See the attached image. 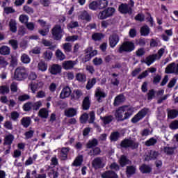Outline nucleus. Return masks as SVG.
<instances>
[{
  "label": "nucleus",
  "instance_id": "nucleus-22",
  "mask_svg": "<svg viewBox=\"0 0 178 178\" xmlns=\"http://www.w3.org/2000/svg\"><path fill=\"white\" fill-rule=\"evenodd\" d=\"M95 97L97 99L98 102H102V98L106 97V93L102 92L99 88H97L95 92Z\"/></svg>",
  "mask_w": 178,
  "mask_h": 178
},
{
  "label": "nucleus",
  "instance_id": "nucleus-7",
  "mask_svg": "<svg viewBox=\"0 0 178 178\" xmlns=\"http://www.w3.org/2000/svg\"><path fill=\"white\" fill-rule=\"evenodd\" d=\"M62 33H63V30L62 29V26L59 24H56L54 26L51 30V34L53 35L54 40H59L62 39Z\"/></svg>",
  "mask_w": 178,
  "mask_h": 178
},
{
  "label": "nucleus",
  "instance_id": "nucleus-44",
  "mask_svg": "<svg viewBox=\"0 0 178 178\" xmlns=\"http://www.w3.org/2000/svg\"><path fill=\"white\" fill-rule=\"evenodd\" d=\"M76 80H78V81H81V83H84L87 80V76L84 74L78 73L76 74Z\"/></svg>",
  "mask_w": 178,
  "mask_h": 178
},
{
  "label": "nucleus",
  "instance_id": "nucleus-61",
  "mask_svg": "<svg viewBox=\"0 0 178 178\" xmlns=\"http://www.w3.org/2000/svg\"><path fill=\"white\" fill-rule=\"evenodd\" d=\"M154 97H155V90H154V89H152L149 90L147 93L148 101H151L154 98Z\"/></svg>",
  "mask_w": 178,
  "mask_h": 178
},
{
  "label": "nucleus",
  "instance_id": "nucleus-51",
  "mask_svg": "<svg viewBox=\"0 0 178 178\" xmlns=\"http://www.w3.org/2000/svg\"><path fill=\"white\" fill-rule=\"evenodd\" d=\"M156 139L152 138L149 140H147L145 143V145H146L147 147H151L152 145H155V144H156Z\"/></svg>",
  "mask_w": 178,
  "mask_h": 178
},
{
  "label": "nucleus",
  "instance_id": "nucleus-4",
  "mask_svg": "<svg viewBox=\"0 0 178 178\" xmlns=\"http://www.w3.org/2000/svg\"><path fill=\"white\" fill-rule=\"evenodd\" d=\"M140 143L136 141L135 140L129 138H125L120 143L121 148H124L125 149H127V148H131V149H137Z\"/></svg>",
  "mask_w": 178,
  "mask_h": 178
},
{
  "label": "nucleus",
  "instance_id": "nucleus-41",
  "mask_svg": "<svg viewBox=\"0 0 178 178\" xmlns=\"http://www.w3.org/2000/svg\"><path fill=\"white\" fill-rule=\"evenodd\" d=\"M99 9H104L108 6V1L106 0H97Z\"/></svg>",
  "mask_w": 178,
  "mask_h": 178
},
{
  "label": "nucleus",
  "instance_id": "nucleus-32",
  "mask_svg": "<svg viewBox=\"0 0 178 178\" xmlns=\"http://www.w3.org/2000/svg\"><path fill=\"white\" fill-rule=\"evenodd\" d=\"M149 27L147 25H145L140 28V35L144 37H147L149 34Z\"/></svg>",
  "mask_w": 178,
  "mask_h": 178
},
{
  "label": "nucleus",
  "instance_id": "nucleus-2",
  "mask_svg": "<svg viewBox=\"0 0 178 178\" xmlns=\"http://www.w3.org/2000/svg\"><path fill=\"white\" fill-rule=\"evenodd\" d=\"M29 77V71L24 67H18L15 69L14 73V79L17 81H23Z\"/></svg>",
  "mask_w": 178,
  "mask_h": 178
},
{
  "label": "nucleus",
  "instance_id": "nucleus-55",
  "mask_svg": "<svg viewBox=\"0 0 178 178\" xmlns=\"http://www.w3.org/2000/svg\"><path fill=\"white\" fill-rule=\"evenodd\" d=\"M49 176L51 178H58L59 176V172H58L57 170H51L49 172Z\"/></svg>",
  "mask_w": 178,
  "mask_h": 178
},
{
  "label": "nucleus",
  "instance_id": "nucleus-27",
  "mask_svg": "<svg viewBox=\"0 0 178 178\" xmlns=\"http://www.w3.org/2000/svg\"><path fill=\"white\" fill-rule=\"evenodd\" d=\"M10 31L12 33H16L17 31V24L16 23V20L10 19L9 22Z\"/></svg>",
  "mask_w": 178,
  "mask_h": 178
},
{
  "label": "nucleus",
  "instance_id": "nucleus-11",
  "mask_svg": "<svg viewBox=\"0 0 178 178\" xmlns=\"http://www.w3.org/2000/svg\"><path fill=\"white\" fill-rule=\"evenodd\" d=\"M119 41H120V38L119 37V35L116 33H113L109 36L108 38V42L111 48H115L116 45L119 43Z\"/></svg>",
  "mask_w": 178,
  "mask_h": 178
},
{
  "label": "nucleus",
  "instance_id": "nucleus-18",
  "mask_svg": "<svg viewBox=\"0 0 178 178\" xmlns=\"http://www.w3.org/2000/svg\"><path fill=\"white\" fill-rule=\"evenodd\" d=\"M70 94H72V90H70V88H69V86H66L62 90L60 94V98H61L62 99H65V98L70 97Z\"/></svg>",
  "mask_w": 178,
  "mask_h": 178
},
{
  "label": "nucleus",
  "instance_id": "nucleus-39",
  "mask_svg": "<svg viewBox=\"0 0 178 178\" xmlns=\"http://www.w3.org/2000/svg\"><path fill=\"white\" fill-rule=\"evenodd\" d=\"M10 92V90L9 89V86H0V94L1 95H5L6 94H9Z\"/></svg>",
  "mask_w": 178,
  "mask_h": 178
},
{
  "label": "nucleus",
  "instance_id": "nucleus-24",
  "mask_svg": "<svg viewBox=\"0 0 178 178\" xmlns=\"http://www.w3.org/2000/svg\"><path fill=\"white\" fill-rule=\"evenodd\" d=\"M13 140H15V136L12 134H9L8 135L5 136L3 145H12Z\"/></svg>",
  "mask_w": 178,
  "mask_h": 178
},
{
  "label": "nucleus",
  "instance_id": "nucleus-10",
  "mask_svg": "<svg viewBox=\"0 0 178 178\" xmlns=\"http://www.w3.org/2000/svg\"><path fill=\"white\" fill-rule=\"evenodd\" d=\"M118 10L122 15L133 14V8L127 3H121L118 7Z\"/></svg>",
  "mask_w": 178,
  "mask_h": 178
},
{
  "label": "nucleus",
  "instance_id": "nucleus-60",
  "mask_svg": "<svg viewBox=\"0 0 178 178\" xmlns=\"http://www.w3.org/2000/svg\"><path fill=\"white\" fill-rule=\"evenodd\" d=\"M92 62H93V65H95V66H99L102 63V58L95 57L92 60Z\"/></svg>",
  "mask_w": 178,
  "mask_h": 178
},
{
  "label": "nucleus",
  "instance_id": "nucleus-53",
  "mask_svg": "<svg viewBox=\"0 0 178 178\" xmlns=\"http://www.w3.org/2000/svg\"><path fill=\"white\" fill-rule=\"evenodd\" d=\"M19 22H21V23L26 24L29 22V16L26 15H21L19 17Z\"/></svg>",
  "mask_w": 178,
  "mask_h": 178
},
{
  "label": "nucleus",
  "instance_id": "nucleus-25",
  "mask_svg": "<svg viewBox=\"0 0 178 178\" xmlns=\"http://www.w3.org/2000/svg\"><path fill=\"white\" fill-rule=\"evenodd\" d=\"M21 124L25 129H27L30 124H31V118L30 117H24L21 120Z\"/></svg>",
  "mask_w": 178,
  "mask_h": 178
},
{
  "label": "nucleus",
  "instance_id": "nucleus-42",
  "mask_svg": "<svg viewBox=\"0 0 178 178\" xmlns=\"http://www.w3.org/2000/svg\"><path fill=\"white\" fill-rule=\"evenodd\" d=\"M163 152L164 154H166V155H173V154H175V148L170 147H164Z\"/></svg>",
  "mask_w": 178,
  "mask_h": 178
},
{
  "label": "nucleus",
  "instance_id": "nucleus-57",
  "mask_svg": "<svg viewBox=\"0 0 178 178\" xmlns=\"http://www.w3.org/2000/svg\"><path fill=\"white\" fill-rule=\"evenodd\" d=\"M75 99H80L83 97V92L80 90H74Z\"/></svg>",
  "mask_w": 178,
  "mask_h": 178
},
{
  "label": "nucleus",
  "instance_id": "nucleus-21",
  "mask_svg": "<svg viewBox=\"0 0 178 178\" xmlns=\"http://www.w3.org/2000/svg\"><path fill=\"white\" fill-rule=\"evenodd\" d=\"M102 178H118V174L112 170H108L102 174Z\"/></svg>",
  "mask_w": 178,
  "mask_h": 178
},
{
  "label": "nucleus",
  "instance_id": "nucleus-58",
  "mask_svg": "<svg viewBox=\"0 0 178 178\" xmlns=\"http://www.w3.org/2000/svg\"><path fill=\"white\" fill-rule=\"evenodd\" d=\"M44 58L46 60H51V59L52 58V53L50 51H46L44 53Z\"/></svg>",
  "mask_w": 178,
  "mask_h": 178
},
{
  "label": "nucleus",
  "instance_id": "nucleus-5",
  "mask_svg": "<svg viewBox=\"0 0 178 178\" xmlns=\"http://www.w3.org/2000/svg\"><path fill=\"white\" fill-rule=\"evenodd\" d=\"M134 49H136L134 42L131 41H125L120 46L118 52L119 54H123V52H133Z\"/></svg>",
  "mask_w": 178,
  "mask_h": 178
},
{
  "label": "nucleus",
  "instance_id": "nucleus-40",
  "mask_svg": "<svg viewBox=\"0 0 178 178\" xmlns=\"http://www.w3.org/2000/svg\"><path fill=\"white\" fill-rule=\"evenodd\" d=\"M8 44L12 47L13 49L16 51L19 48V42L17 40L12 39L8 41Z\"/></svg>",
  "mask_w": 178,
  "mask_h": 178
},
{
  "label": "nucleus",
  "instance_id": "nucleus-45",
  "mask_svg": "<svg viewBox=\"0 0 178 178\" xmlns=\"http://www.w3.org/2000/svg\"><path fill=\"white\" fill-rule=\"evenodd\" d=\"M41 106H42V102L41 101L32 102V109H33V111H38Z\"/></svg>",
  "mask_w": 178,
  "mask_h": 178
},
{
  "label": "nucleus",
  "instance_id": "nucleus-33",
  "mask_svg": "<svg viewBox=\"0 0 178 178\" xmlns=\"http://www.w3.org/2000/svg\"><path fill=\"white\" fill-rule=\"evenodd\" d=\"M140 170L141 173H151L152 168L147 164H143L140 167Z\"/></svg>",
  "mask_w": 178,
  "mask_h": 178
},
{
  "label": "nucleus",
  "instance_id": "nucleus-12",
  "mask_svg": "<svg viewBox=\"0 0 178 178\" xmlns=\"http://www.w3.org/2000/svg\"><path fill=\"white\" fill-rule=\"evenodd\" d=\"M161 154H159V152H156L155 150H150L149 152V155L145 156V161L147 162H149V161H155V159H158V156H159Z\"/></svg>",
  "mask_w": 178,
  "mask_h": 178
},
{
  "label": "nucleus",
  "instance_id": "nucleus-63",
  "mask_svg": "<svg viewBox=\"0 0 178 178\" xmlns=\"http://www.w3.org/2000/svg\"><path fill=\"white\" fill-rule=\"evenodd\" d=\"M170 127L172 130H176L178 129V120H175L172 122L170 124Z\"/></svg>",
  "mask_w": 178,
  "mask_h": 178
},
{
  "label": "nucleus",
  "instance_id": "nucleus-15",
  "mask_svg": "<svg viewBox=\"0 0 178 178\" xmlns=\"http://www.w3.org/2000/svg\"><path fill=\"white\" fill-rule=\"evenodd\" d=\"M124 101H126V97L123 94H120L115 98L113 106H119V105H122Z\"/></svg>",
  "mask_w": 178,
  "mask_h": 178
},
{
  "label": "nucleus",
  "instance_id": "nucleus-50",
  "mask_svg": "<svg viewBox=\"0 0 178 178\" xmlns=\"http://www.w3.org/2000/svg\"><path fill=\"white\" fill-rule=\"evenodd\" d=\"M56 56L60 60H63L66 58V56L60 51V49H58L56 52Z\"/></svg>",
  "mask_w": 178,
  "mask_h": 178
},
{
  "label": "nucleus",
  "instance_id": "nucleus-38",
  "mask_svg": "<svg viewBox=\"0 0 178 178\" xmlns=\"http://www.w3.org/2000/svg\"><path fill=\"white\" fill-rule=\"evenodd\" d=\"M178 111L177 110H168V116L169 119L177 118Z\"/></svg>",
  "mask_w": 178,
  "mask_h": 178
},
{
  "label": "nucleus",
  "instance_id": "nucleus-48",
  "mask_svg": "<svg viewBox=\"0 0 178 178\" xmlns=\"http://www.w3.org/2000/svg\"><path fill=\"white\" fill-rule=\"evenodd\" d=\"M23 109L25 111V112H29L33 109V102H27L24 104Z\"/></svg>",
  "mask_w": 178,
  "mask_h": 178
},
{
  "label": "nucleus",
  "instance_id": "nucleus-47",
  "mask_svg": "<svg viewBox=\"0 0 178 178\" xmlns=\"http://www.w3.org/2000/svg\"><path fill=\"white\" fill-rule=\"evenodd\" d=\"M120 137V134L119 132H113L110 136V140L111 141H118Z\"/></svg>",
  "mask_w": 178,
  "mask_h": 178
},
{
  "label": "nucleus",
  "instance_id": "nucleus-35",
  "mask_svg": "<svg viewBox=\"0 0 178 178\" xmlns=\"http://www.w3.org/2000/svg\"><path fill=\"white\" fill-rule=\"evenodd\" d=\"M83 155L78 156L72 163V166H81L83 163Z\"/></svg>",
  "mask_w": 178,
  "mask_h": 178
},
{
  "label": "nucleus",
  "instance_id": "nucleus-62",
  "mask_svg": "<svg viewBox=\"0 0 178 178\" xmlns=\"http://www.w3.org/2000/svg\"><path fill=\"white\" fill-rule=\"evenodd\" d=\"M81 123H87V121L88 120V114L83 113L80 117Z\"/></svg>",
  "mask_w": 178,
  "mask_h": 178
},
{
  "label": "nucleus",
  "instance_id": "nucleus-26",
  "mask_svg": "<svg viewBox=\"0 0 178 178\" xmlns=\"http://www.w3.org/2000/svg\"><path fill=\"white\" fill-rule=\"evenodd\" d=\"M79 19H81V20H86V22H90L91 16H90V14H88L87 11L84 10L81 12Z\"/></svg>",
  "mask_w": 178,
  "mask_h": 178
},
{
  "label": "nucleus",
  "instance_id": "nucleus-1",
  "mask_svg": "<svg viewBox=\"0 0 178 178\" xmlns=\"http://www.w3.org/2000/svg\"><path fill=\"white\" fill-rule=\"evenodd\" d=\"M134 113V109L127 105L118 107L115 112V119L118 122H124L127 120Z\"/></svg>",
  "mask_w": 178,
  "mask_h": 178
},
{
  "label": "nucleus",
  "instance_id": "nucleus-13",
  "mask_svg": "<svg viewBox=\"0 0 178 178\" xmlns=\"http://www.w3.org/2000/svg\"><path fill=\"white\" fill-rule=\"evenodd\" d=\"M92 165L95 169H101L105 166L104 161H102V157H97L95 158L92 162Z\"/></svg>",
  "mask_w": 178,
  "mask_h": 178
},
{
  "label": "nucleus",
  "instance_id": "nucleus-19",
  "mask_svg": "<svg viewBox=\"0 0 178 178\" xmlns=\"http://www.w3.org/2000/svg\"><path fill=\"white\" fill-rule=\"evenodd\" d=\"M91 106V101L90 100V97H86L82 102V109L83 111H88Z\"/></svg>",
  "mask_w": 178,
  "mask_h": 178
},
{
  "label": "nucleus",
  "instance_id": "nucleus-34",
  "mask_svg": "<svg viewBox=\"0 0 178 178\" xmlns=\"http://www.w3.org/2000/svg\"><path fill=\"white\" fill-rule=\"evenodd\" d=\"M97 145H98V140L94 138L92 140H89L86 143V148L88 149L93 148V147H97Z\"/></svg>",
  "mask_w": 178,
  "mask_h": 178
},
{
  "label": "nucleus",
  "instance_id": "nucleus-6",
  "mask_svg": "<svg viewBox=\"0 0 178 178\" xmlns=\"http://www.w3.org/2000/svg\"><path fill=\"white\" fill-rule=\"evenodd\" d=\"M115 8L112 7H109L107 9L100 12L99 13L98 17L100 19V20H104V19H108V17H111V16H113V14L115 13Z\"/></svg>",
  "mask_w": 178,
  "mask_h": 178
},
{
  "label": "nucleus",
  "instance_id": "nucleus-3",
  "mask_svg": "<svg viewBox=\"0 0 178 178\" xmlns=\"http://www.w3.org/2000/svg\"><path fill=\"white\" fill-rule=\"evenodd\" d=\"M165 54V49L163 48L160 49L157 54L149 55L147 56L145 60L143 61L144 63H146L147 66H151L155 60H159L163 54Z\"/></svg>",
  "mask_w": 178,
  "mask_h": 178
},
{
  "label": "nucleus",
  "instance_id": "nucleus-43",
  "mask_svg": "<svg viewBox=\"0 0 178 178\" xmlns=\"http://www.w3.org/2000/svg\"><path fill=\"white\" fill-rule=\"evenodd\" d=\"M103 38L104 35L101 33H95L92 35V38L94 41H101Z\"/></svg>",
  "mask_w": 178,
  "mask_h": 178
},
{
  "label": "nucleus",
  "instance_id": "nucleus-46",
  "mask_svg": "<svg viewBox=\"0 0 178 178\" xmlns=\"http://www.w3.org/2000/svg\"><path fill=\"white\" fill-rule=\"evenodd\" d=\"M102 120H103L104 124H109L113 120V116L108 115L102 118Z\"/></svg>",
  "mask_w": 178,
  "mask_h": 178
},
{
  "label": "nucleus",
  "instance_id": "nucleus-14",
  "mask_svg": "<svg viewBox=\"0 0 178 178\" xmlns=\"http://www.w3.org/2000/svg\"><path fill=\"white\" fill-rule=\"evenodd\" d=\"M49 72L54 75H56L62 72V67L58 64H54L49 68Z\"/></svg>",
  "mask_w": 178,
  "mask_h": 178
},
{
  "label": "nucleus",
  "instance_id": "nucleus-29",
  "mask_svg": "<svg viewBox=\"0 0 178 178\" xmlns=\"http://www.w3.org/2000/svg\"><path fill=\"white\" fill-rule=\"evenodd\" d=\"M0 55H10V47L8 46H2L0 47Z\"/></svg>",
  "mask_w": 178,
  "mask_h": 178
},
{
  "label": "nucleus",
  "instance_id": "nucleus-8",
  "mask_svg": "<svg viewBox=\"0 0 178 178\" xmlns=\"http://www.w3.org/2000/svg\"><path fill=\"white\" fill-rule=\"evenodd\" d=\"M149 112V108H144L140 111H139L132 119V123H137L140 122L141 119H143L147 115V113Z\"/></svg>",
  "mask_w": 178,
  "mask_h": 178
},
{
  "label": "nucleus",
  "instance_id": "nucleus-52",
  "mask_svg": "<svg viewBox=\"0 0 178 178\" xmlns=\"http://www.w3.org/2000/svg\"><path fill=\"white\" fill-rule=\"evenodd\" d=\"M30 57L29 56V55L24 54L22 55L21 56V61L22 62V63H29L30 62Z\"/></svg>",
  "mask_w": 178,
  "mask_h": 178
},
{
  "label": "nucleus",
  "instance_id": "nucleus-28",
  "mask_svg": "<svg viewBox=\"0 0 178 178\" xmlns=\"http://www.w3.org/2000/svg\"><path fill=\"white\" fill-rule=\"evenodd\" d=\"M38 116L42 119H47L48 116H49L48 110L45 108H41L38 112Z\"/></svg>",
  "mask_w": 178,
  "mask_h": 178
},
{
  "label": "nucleus",
  "instance_id": "nucleus-20",
  "mask_svg": "<svg viewBox=\"0 0 178 178\" xmlns=\"http://www.w3.org/2000/svg\"><path fill=\"white\" fill-rule=\"evenodd\" d=\"M65 115L67 118H73L77 115V108H69L65 111Z\"/></svg>",
  "mask_w": 178,
  "mask_h": 178
},
{
  "label": "nucleus",
  "instance_id": "nucleus-59",
  "mask_svg": "<svg viewBox=\"0 0 178 178\" xmlns=\"http://www.w3.org/2000/svg\"><path fill=\"white\" fill-rule=\"evenodd\" d=\"M136 56H144L145 55V49L144 48H139L136 51Z\"/></svg>",
  "mask_w": 178,
  "mask_h": 178
},
{
  "label": "nucleus",
  "instance_id": "nucleus-30",
  "mask_svg": "<svg viewBox=\"0 0 178 178\" xmlns=\"http://www.w3.org/2000/svg\"><path fill=\"white\" fill-rule=\"evenodd\" d=\"M62 48L65 54H70V52L72 51V43H70V42L64 43L62 45Z\"/></svg>",
  "mask_w": 178,
  "mask_h": 178
},
{
  "label": "nucleus",
  "instance_id": "nucleus-49",
  "mask_svg": "<svg viewBox=\"0 0 178 178\" xmlns=\"http://www.w3.org/2000/svg\"><path fill=\"white\" fill-rule=\"evenodd\" d=\"M89 8L91 9V10H97V9H99L97 0L91 2L89 4Z\"/></svg>",
  "mask_w": 178,
  "mask_h": 178
},
{
  "label": "nucleus",
  "instance_id": "nucleus-64",
  "mask_svg": "<svg viewBox=\"0 0 178 178\" xmlns=\"http://www.w3.org/2000/svg\"><path fill=\"white\" fill-rule=\"evenodd\" d=\"M10 90L12 92H17V83L13 82L10 84Z\"/></svg>",
  "mask_w": 178,
  "mask_h": 178
},
{
  "label": "nucleus",
  "instance_id": "nucleus-17",
  "mask_svg": "<svg viewBox=\"0 0 178 178\" xmlns=\"http://www.w3.org/2000/svg\"><path fill=\"white\" fill-rule=\"evenodd\" d=\"M75 65L76 61L73 60H67L63 62L62 63V66L65 69V70H70L71 69H73V67H74Z\"/></svg>",
  "mask_w": 178,
  "mask_h": 178
},
{
  "label": "nucleus",
  "instance_id": "nucleus-56",
  "mask_svg": "<svg viewBox=\"0 0 178 178\" xmlns=\"http://www.w3.org/2000/svg\"><path fill=\"white\" fill-rule=\"evenodd\" d=\"M23 10L29 15H33V13H34V9L29 6H24Z\"/></svg>",
  "mask_w": 178,
  "mask_h": 178
},
{
  "label": "nucleus",
  "instance_id": "nucleus-37",
  "mask_svg": "<svg viewBox=\"0 0 178 178\" xmlns=\"http://www.w3.org/2000/svg\"><path fill=\"white\" fill-rule=\"evenodd\" d=\"M97 83V79L95 78H92V79H89L86 84V90H91L92 88L95 86Z\"/></svg>",
  "mask_w": 178,
  "mask_h": 178
},
{
  "label": "nucleus",
  "instance_id": "nucleus-54",
  "mask_svg": "<svg viewBox=\"0 0 178 178\" xmlns=\"http://www.w3.org/2000/svg\"><path fill=\"white\" fill-rule=\"evenodd\" d=\"M136 44L140 47H145L147 42H145V38H140L136 40Z\"/></svg>",
  "mask_w": 178,
  "mask_h": 178
},
{
  "label": "nucleus",
  "instance_id": "nucleus-36",
  "mask_svg": "<svg viewBox=\"0 0 178 178\" xmlns=\"http://www.w3.org/2000/svg\"><path fill=\"white\" fill-rule=\"evenodd\" d=\"M38 68L41 72H46L47 69H48V64L44 61H40L38 65Z\"/></svg>",
  "mask_w": 178,
  "mask_h": 178
},
{
  "label": "nucleus",
  "instance_id": "nucleus-23",
  "mask_svg": "<svg viewBox=\"0 0 178 178\" xmlns=\"http://www.w3.org/2000/svg\"><path fill=\"white\" fill-rule=\"evenodd\" d=\"M119 163L120 165V166H122V168L126 166V165H130V163H131V161H130V160H129V159H127V156L122 155L120 156V159H119Z\"/></svg>",
  "mask_w": 178,
  "mask_h": 178
},
{
  "label": "nucleus",
  "instance_id": "nucleus-31",
  "mask_svg": "<svg viewBox=\"0 0 178 178\" xmlns=\"http://www.w3.org/2000/svg\"><path fill=\"white\" fill-rule=\"evenodd\" d=\"M137 168L134 165H129L127 167L126 173L128 176H131L136 173Z\"/></svg>",
  "mask_w": 178,
  "mask_h": 178
},
{
  "label": "nucleus",
  "instance_id": "nucleus-16",
  "mask_svg": "<svg viewBox=\"0 0 178 178\" xmlns=\"http://www.w3.org/2000/svg\"><path fill=\"white\" fill-rule=\"evenodd\" d=\"M69 152H70V147H62L60 152V159L61 161H66Z\"/></svg>",
  "mask_w": 178,
  "mask_h": 178
},
{
  "label": "nucleus",
  "instance_id": "nucleus-9",
  "mask_svg": "<svg viewBox=\"0 0 178 178\" xmlns=\"http://www.w3.org/2000/svg\"><path fill=\"white\" fill-rule=\"evenodd\" d=\"M165 73L167 74H175L178 76V63H171L165 67Z\"/></svg>",
  "mask_w": 178,
  "mask_h": 178
}]
</instances>
